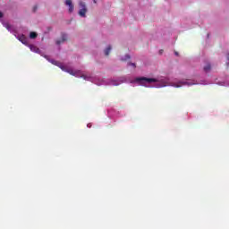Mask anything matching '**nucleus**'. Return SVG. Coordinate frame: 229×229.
Here are the masks:
<instances>
[{"instance_id":"1","label":"nucleus","mask_w":229,"mask_h":229,"mask_svg":"<svg viewBox=\"0 0 229 229\" xmlns=\"http://www.w3.org/2000/svg\"><path fill=\"white\" fill-rule=\"evenodd\" d=\"M136 81H138L140 85H146V83H157V80L154 78L140 77L136 79Z\"/></svg>"},{"instance_id":"2","label":"nucleus","mask_w":229,"mask_h":229,"mask_svg":"<svg viewBox=\"0 0 229 229\" xmlns=\"http://www.w3.org/2000/svg\"><path fill=\"white\" fill-rule=\"evenodd\" d=\"M51 64H53V65H56L57 67H60V69H62V71H66V72H69V74H72V76H76V72H74L72 70H65V66H64V64H62V63L52 59Z\"/></svg>"},{"instance_id":"3","label":"nucleus","mask_w":229,"mask_h":229,"mask_svg":"<svg viewBox=\"0 0 229 229\" xmlns=\"http://www.w3.org/2000/svg\"><path fill=\"white\" fill-rule=\"evenodd\" d=\"M80 7L81 10L79 11V15L81 17H85L86 13H87V6L85 5V4L83 2H80Z\"/></svg>"},{"instance_id":"4","label":"nucleus","mask_w":229,"mask_h":229,"mask_svg":"<svg viewBox=\"0 0 229 229\" xmlns=\"http://www.w3.org/2000/svg\"><path fill=\"white\" fill-rule=\"evenodd\" d=\"M65 4L66 6H69V13H72V12H74V5H72V0H66Z\"/></svg>"},{"instance_id":"5","label":"nucleus","mask_w":229,"mask_h":229,"mask_svg":"<svg viewBox=\"0 0 229 229\" xmlns=\"http://www.w3.org/2000/svg\"><path fill=\"white\" fill-rule=\"evenodd\" d=\"M29 47H30V51H32V53H37L38 55H40V48L38 47L37 46L30 45Z\"/></svg>"},{"instance_id":"6","label":"nucleus","mask_w":229,"mask_h":229,"mask_svg":"<svg viewBox=\"0 0 229 229\" xmlns=\"http://www.w3.org/2000/svg\"><path fill=\"white\" fill-rule=\"evenodd\" d=\"M67 40V36L65 34H63L61 37V40H57L56 44L57 46H60L61 42H65Z\"/></svg>"},{"instance_id":"7","label":"nucleus","mask_w":229,"mask_h":229,"mask_svg":"<svg viewBox=\"0 0 229 229\" xmlns=\"http://www.w3.org/2000/svg\"><path fill=\"white\" fill-rule=\"evenodd\" d=\"M110 51H112V46H108V47L104 50V53H105L106 56H108V55H110Z\"/></svg>"},{"instance_id":"8","label":"nucleus","mask_w":229,"mask_h":229,"mask_svg":"<svg viewBox=\"0 0 229 229\" xmlns=\"http://www.w3.org/2000/svg\"><path fill=\"white\" fill-rule=\"evenodd\" d=\"M37 37H38L37 32H30V38H37Z\"/></svg>"},{"instance_id":"9","label":"nucleus","mask_w":229,"mask_h":229,"mask_svg":"<svg viewBox=\"0 0 229 229\" xmlns=\"http://www.w3.org/2000/svg\"><path fill=\"white\" fill-rule=\"evenodd\" d=\"M210 69H211L210 64H207V65L204 67L205 72H208V71H210Z\"/></svg>"},{"instance_id":"10","label":"nucleus","mask_w":229,"mask_h":229,"mask_svg":"<svg viewBox=\"0 0 229 229\" xmlns=\"http://www.w3.org/2000/svg\"><path fill=\"white\" fill-rule=\"evenodd\" d=\"M20 40H21V42H22V44H26V42H27L26 38L24 36H21L20 38Z\"/></svg>"},{"instance_id":"11","label":"nucleus","mask_w":229,"mask_h":229,"mask_svg":"<svg viewBox=\"0 0 229 229\" xmlns=\"http://www.w3.org/2000/svg\"><path fill=\"white\" fill-rule=\"evenodd\" d=\"M126 60H130V55H125L124 59H122L123 62H124Z\"/></svg>"},{"instance_id":"12","label":"nucleus","mask_w":229,"mask_h":229,"mask_svg":"<svg viewBox=\"0 0 229 229\" xmlns=\"http://www.w3.org/2000/svg\"><path fill=\"white\" fill-rule=\"evenodd\" d=\"M128 65H131V67H133L135 69L136 65L134 63H128Z\"/></svg>"},{"instance_id":"13","label":"nucleus","mask_w":229,"mask_h":229,"mask_svg":"<svg viewBox=\"0 0 229 229\" xmlns=\"http://www.w3.org/2000/svg\"><path fill=\"white\" fill-rule=\"evenodd\" d=\"M5 27L7 28V30H10V24H6Z\"/></svg>"},{"instance_id":"14","label":"nucleus","mask_w":229,"mask_h":229,"mask_svg":"<svg viewBox=\"0 0 229 229\" xmlns=\"http://www.w3.org/2000/svg\"><path fill=\"white\" fill-rule=\"evenodd\" d=\"M33 12H37V6L34 7Z\"/></svg>"},{"instance_id":"15","label":"nucleus","mask_w":229,"mask_h":229,"mask_svg":"<svg viewBox=\"0 0 229 229\" xmlns=\"http://www.w3.org/2000/svg\"><path fill=\"white\" fill-rule=\"evenodd\" d=\"M0 18H3V13L0 12Z\"/></svg>"},{"instance_id":"16","label":"nucleus","mask_w":229,"mask_h":229,"mask_svg":"<svg viewBox=\"0 0 229 229\" xmlns=\"http://www.w3.org/2000/svg\"><path fill=\"white\" fill-rule=\"evenodd\" d=\"M175 55L178 56V52H174Z\"/></svg>"},{"instance_id":"17","label":"nucleus","mask_w":229,"mask_h":229,"mask_svg":"<svg viewBox=\"0 0 229 229\" xmlns=\"http://www.w3.org/2000/svg\"><path fill=\"white\" fill-rule=\"evenodd\" d=\"M163 50H160V53H162Z\"/></svg>"},{"instance_id":"18","label":"nucleus","mask_w":229,"mask_h":229,"mask_svg":"<svg viewBox=\"0 0 229 229\" xmlns=\"http://www.w3.org/2000/svg\"><path fill=\"white\" fill-rule=\"evenodd\" d=\"M94 3H96V0H94Z\"/></svg>"}]
</instances>
